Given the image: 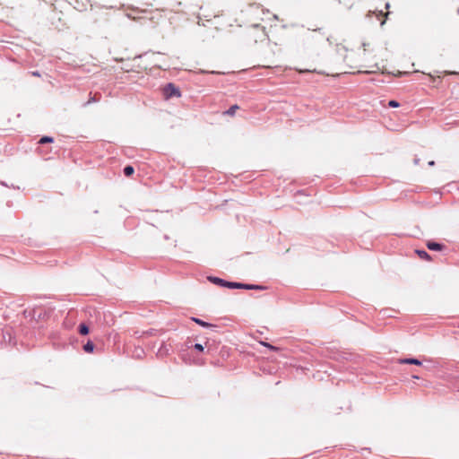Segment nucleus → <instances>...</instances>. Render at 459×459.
<instances>
[{
	"instance_id": "1",
	"label": "nucleus",
	"mask_w": 459,
	"mask_h": 459,
	"mask_svg": "<svg viewBox=\"0 0 459 459\" xmlns=\"http://www.w3.org/2000/svg\"><path fill=\"white\" fill-rule=\"evenodd\" d=\"M208 280L217 285L227 287L230 289H245V290H262L264 289L263 286L260 285H253V284H245L240 282H233V281H227L223 279L218 278V277H208Z\"/></svg>"
},
{
	"instance_id": "2",
	"label": "nucleus",
	"mask_w": 459,
	"mask_h": 459,
	"mask_svg": "<svg viewBox=\"0 0 459 459\" xmlns=\"http://www.w3.org/2000/svg\"><path fill=\"white\" fill-rule=\"evenodd\" d=\"M163 94L166 99H170L173 97L178 98L181 96V92H180L179 89L175 84H173L171 82L168 83L164 87Z\"/></svg>"
},
{
	"instance_id": "3",
	"label": "nucleus",
	"mask_w": 459,
	"mask_h": 459,
	"mask_svg": "<svg viewBox=\"0 0 459 459\" xmlns=\"http://www.w3.org/2000/svg\"><path fill=\"white\" fill-rule=\"evenodd\" d=\"M11 340H12V337H11L9 330L8 329H4L0 325V344L10 342Z\"/></svg>"
},
{
	"instance_id": "4",
	"label": "nucleus",
	"mask_w": 459,
	"mask_h": 459,
	"mask_svg": "<svg viewBox=\"0 0 459 459\" xmlns=\"http://www.w3.org/2000/svg\"><path fill=\"white\" fill-rule=\"evenodd\" d=\"M427 247L433 251H441L445 247L444 245L433 241H429Z\"/></svg>"
},
{
	"instance_id": "5",
	"label": "nucleus",
	"mask_w": 459,
	"mask_h": 459,
	"mask_svg": "<svg viewBox=\"0 0 459 459\" xmlns=\"http://www.w3.org/2000/svg\"><path fill=\"white\" fill-rule=\"evenodd\" d=\"M399 363L400 364H412V365H417V366L421 365L420 360H419L418 359H413V358L401 359H399Z\"/></svg>"
},
{
	"instance_id": "6",
	"label": "nucleus",
	"mask_w": 459,
	"mask_h": 459,
	"mask_svg": "<svg viewBox=\"0 0 459 459\" xmlns=\"http://www.w3.org/2000/svg\"><path fill=\"white\" fill-rule=\"evenodd\" d=\"M416 253L423 260L429 261L431 259L430 255L425 250H416Z\"/></svg>"
},
{
	"instance_id": "7",
	"label": "nucleus",
	"mask_w": 459,
	"mask_h": 459,
	"mask_svg": "<svg viewBox=\"0 0 459 459\" xmlns=\"http://www.w3.org/2000/svg\"><path fill=\"white\" fill-rule=\"evenodd\" d=\"M83 350L85 352H92L94 350V344L92 342L89 341L83 345Z\"/></svg>"
},
{
	"instance_id": "8",
	"label": "nucleus",
	"mask_w": 459,
	"mask_h": 459,
	"mask_svg": "<svg viewBox=\"0 0 459 459\" xmlns=\"http://www.w3.org/2000/svg\"><path fill=\"white\" fill-rule=\"evenodd\" d=\"M79 333L82 335H86L89 333V327L85 324H81L79 325Z\"/></svg>"
},
{
	"instance_id": "9",
	"label": "nucleus",
	"mask_w": 459,
	"mask_h": 459,
	"mask_svg": "<svg viewBox=\"0 0 459 459\" xmlns=\"http://www.w3.org/2000/svg\"><path fill=\"white\" fill-rule=\"evenodd\" d=\"M192 319H193V321H195L196 324H198L199 325H201L203 327H211L212 326L211 324L204 322L199 318L193 317Z\"/></svg>"
},
{
	"instance_id": "10",
	"label": "nucleus",
	"mask_w": 459,
	"mask_h": 459,
	"mask_svg": "<svg viewBox=\"0 0 459 459\" xmlns=\"http://www.w3.org/2000/svg\"><path fill=\"white\" fill-rule=\"evenodd\" d=\"M53 141H54V139L50 136H43L39 141V144L50 143H53Z\"/></svg>"
},
{
	"instance_id": "11",
	"label": "nucleus",
	"mask_w": 459,
	"mask_h": 459,
	"mask_svg": "<svg viewBox=\"0 0 459 459\" xmlns=\"http://www.w3.org/2000/svg\"><path fill=\"white\" fill-rule=\"evenodd\" d=\"M238 109V106L233 105L225 112V114L229 115V116H233Z\"/></svg>"
},
{
	"instance_id": "12",
	"label": "nucleus",
	"mask_w": 459,
	"mask_h": 459,
	"mask_svg": "<svg viewBox=\"0 0 459 459\" xmlns=\"http://www.w3.org/2000/svg\"><path fill=\"white\" fill-rule=\"evenodd\" d=\"M134 169L132 166H126L125 167L124 169V174L126 176V177H129L131 175H133Z\"/></svg>"
},
{
	"instance_id": "13",
	"label": "nucleus",
	"mask_w": 459,
	"mask_h": 459,
	"mask_svg": "<svg viewBox=\"0 0 459 459\" xmlns=\"http://www.w3.org/2000/svg\"><path fill=\"white\" fill-rule=\"evenodd\" d=\"M388 106H389L390 108H398V107L400 106V103H399V102H397L396 100H390V101L388 102Z\"/></svg>"
},
{
	"instance_id": "14",
	"label": "nucleus",
	"mask_w": 459,
	"mask_h": 459,
	"mask_svg": "<svg viewBox=\"0 0 459 459\" xmlns=\"http://www.w3.org/2000/svg\"><path fill=\"white\" fill-rule=\"evenodd\" d=\"M194 348L198 351H204V346L201 343H195Z\"/></svg>"
},
{
	"instance_id": "15",
	"label": "nucleus",
	"mask_w": 459,
	"mask_h": 459,
	"mask_svg": "<svg viewBox=\"0 0 459 459\" xmlns=\"http://www.w3.org/2000/svg\"><path fill=\"white\" fill-rule=\"evenodd\" d=\"M156 333V330L151 329L149 331L143 332V335H153Z\"/></svg>"
},
{
	"instance_id": "16",
	"label": "nucleus",
	"mask_w": 459,
	"mask_h": 459,
	"mask_svg": "<svg viewBox=\"0 0 459 459\" xmlns=\"http://www.w3.org/2000/svg\"><path fill=\"white\" fill-rule=\"evenodd\" d=\"M262 344H263L264 346H265V347H268V348H269V349H271V350H275V347H274V346H273V345H271V344H269V343H267V342H262Z\"/></svg>"
},
{
	"instance_id": "17",
	"label": "nucleus",
	"mask_w": 459,
	"mask_h": 459,
	"mask_svg": "<svg viewBox=\"0 0 459 459\" xmlns=\"http://www.w3.org/2000/svg\"><path fill=\"white\" fill-rule=\"evenodd\" d=\"M143 353V351L142 349H140L139 351H137V354L136 356L137 357H141V355Z\"/></svg>"
},
{
	"instance_id": "18",
	"label": "nucleus",
	"mask_w": 459,
	"mask_h": 459,
	"mask_svg": "<svg viewBox=\"0 0 459 459\" xmlns=\"http://www.w3.org/2000/svg\"><path fill=\"white\" fill-rule=\"evenodd\" d=\"M36 315H37V311H36V309H33L32 314L30 313V316L35 317V316H36Z\"/></svg>"
},
{
	"instance_id": "19",
	"label": "nucleus",
	"mask_w": 459,
	"mask_h": 459,
	"mask_svg": "<svg viewBox=\"0 0 459 459\" xmlns=\"http://www.w3.org/2000/svg\"><path fill=\"white\" fill-rule=\"evenodd\" d=\"M31 75H33V76H39V74L38 72H32Z\"/></svg>"
},
{
	"instance_id": "20",
	"label": "nucleus",
	"mask_w": 459,
	"mask_h": 459,
	"mask_svg": "<svg viewBox=\"0 0 459 459\" xmlns=\"http://www.w3.org/2000/svg\"><path fill=\"white\" fill-rule=\"evenodd\" d=\"M96 101L95 98H91L87 103L94 102Z\"/></svg>"
},
{
	"instance_id": "21",
	"label": "nucleus",
	"mask_w": 459,
	"mask_h": 459,
	"mask_svg": "<svg viewBox=\"0 0 459 459\" xmlns=\"http://www.w3.org/2000/svg\"><path fill=\"white\" fill-rule=\"evenodd\" d=\"M434 164H435V162H434L433 160H431V161H429V166H433Z\"/></svg>"
},
{
	"instance_id": "22",
	"label": "nucleus",
	"mask_w": 459,
	"mask_h": 459,
	"mask_svg": "<svg viewBox=\"0 0 459 459\" xmlns=\"http://www.w3.org/2000/svg\"><path fill=\"white\" fill-rule=\"evenodd\" d=\"M262 34H263V37H264V38H266V37H267V35L264 33V30H262Z\"/></svg>"
},
{
	"instance_id": "23",
	"label": "nucleus",
	"mask_w": 459,
	"mask_h": 459,
	"mask_svg": "<svg viewBox=\"0 0 459 459\" xmlns=\"http://www.w3.org/2000/svg\"><path fill=\"white\" fill-rule=\"evenodd\" d=\"M414 162H415V164H418V163H419V160H418V159H415V160H414Z\"/></svg>"
},
{
	"instance_id": "24",
	"label": "nucleus",
	"mask_w": 459,
	"mask_h": 459,
	"mask_svg": "<svg viewBox=\"0 0 459 459\" xmlns=\"http://www.w3.org/2000/svg\"><path fill=\"white\" fill-rule=\"evenodd\" d=\"M362 46L364 47V50H366V46L367 45L365 43H363Z\"/></svg>"
},
{
	"instance_id": "25",
	"label": "nucleus",
	"mask_w": 459,
	"mask_h": 459,
	"mask_svg": "<svg viewBox=\"0 0 459 459\" xmlns=\"http://www.w3.org/2000/svg\"><path fill=\"white\" fill-rule=\"evenodd\" d=\"M38 316L40 317L41 316V311L38 314Z\"/></svg>"
},
{
	"instance_id": "26",
	"label": "nucleus",
	"mask_w": 459,
	"mask_h": 459,
	"mask_svg": "<svg viewBox=\"0 0 459 459\" xmlns=\"http://www.w3.org/2000/svg\"><path fill=\"white\" fill-rule=\"evenodd\" d=\"M412 377H413V378H416V379H418V378H419V377H418V376H413Z\"/></svg>"
}]
</instances>
